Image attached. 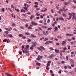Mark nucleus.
Instances as JSON below:
<instances>
[{"mask_svg":"<svg viewBox=\"0 0 76 76\" xmlns=\"http://www.w3.org/2000/svg\"><path fill=\"white\" fill-rule=\"evenodd\" d=\"M69 15H70V16L69 17V18H67L66 19H68V20H70L71 19H72V16H73V15H76V13H74V12H72V13H69L68 14Z\"/></svg>","mask_w":76,"mask_h":76,"instance_id":"f257e3e1","label":"nucleus"},{"mask_svg":"<svg viewBox=\"0 0 76 76\" xmlns=\"http://www.w3.org/2000/svg\"><path fill=\"white\" fill-rule=\"evenodd\" d=\"M31 24L32 25H31L30 26V27H32V25H35V26H36V25H38V24L37 23H35V22L34 21H32V22H31Z\"/></svg>","mask_w":76,"mask_h":76,"instance_id":"f03ea898","label":"nucleus"},{"mask_svg":"<svg viewBox=\"0 0 76 76\" xmlns=\"http://www.w3.org/2000/svg\"><path fill=\"white\" fill-rule=\"evenodd\" d=\"M31 44H33V45H31V47H35V46L37 45V43L35 42H33L31 43Z\"/></svg>","mask_w":76,"mask_h":76,"instance_id":"7ed1b4c3","label":"nucleus"},{"mask_svg":"<svg viewBox=\"0 0 76 76\" xmlns=\"http://www.w3.org/2000/svg\"><path fill=\"white\" fill-rule=\"evenodd\" d=\"M54 56L53 54H51L50 56H48V57L49 58H53V57H54Z\"/></svg>","mask_w":76,"mask_h":76,"instance_id":"20e7f679","label":"nucleus"},{"mask_svg":"<svg viewBox=\"0 0 76 76\" xmlns=\"http://www.w3.org/2000/svg\"><path fill=\"white\" fill-rule=\"evenodd\" d=\"M66 36H73V34H66Z\"/></svg>","mask_w":76,"mask_h":76,"instance_id":"39448f33","label":"nucleus"},{"mask_svg":"<svg viewBox=\"0 0 76 76\" xmlns=\"http://www.w3.org/2000/svg\"><path fill=\"white\" fill-rule=\"evenodd\" d=\"M58 20H60H60H63V21H64V19H63V17H60L59 18H58Z\"/></svg>","mask_w":76,"mask_h":76,"instance_id":"423d86ee","label":"nucleus"},{"mask_svg":"<svg viewBox=\"0 0 76 76\" xmlns=\"http://www.w3.org/2000/svg\"><path fill=\"white\" fill-rule=\"evenodd\" d=\"M31 37V38H36V36L35 35H34L31 34L30 36Z\"/></svg>","mask_w":76,"mask_h":76,"instance_id":"0eeeda50","label":"nucleus"},{"mask_svg":"<svg viewBox=\"0 0 76 76\" xmlns=\"http://www.w3.org/2000/svg\"><path fill=\"white\" fill-rule=\"evenodd\" d=\"M35 16H34V15H31L30 17V19H32L33 18H34Z\"/></svg>","mask_w":76,"mask_h":76,"instance_id":"6e6552de","label":"nucleus"},{"mask_svg":"<svg viewBox=\"0 0 76 76\" xmlns=\"http://www.w3.org/2000/svg\"><path fill=\"white\" fill-rule=\"evenodd\" d=\"M55 52L56 53H60V51L58 50H57V49H55Z\"/></svg>","mask_w":76,"mask_h":76,"instance_id":"1a4fd4ad","label":"nucleus"},{"mask_svg":"<svg viewBox=\"0 0 76 76\" xmlns=\"http://www.w3.org/2000/svg\"><path fill=\"white\" fill-rule=\"evenodd\" d=\"M40 47L41 48L42 50H45V48L43 47V46H40Z\"/></svg>","mask_w":76,"mask_h":76,"instance_id":"9d476101","label":"nucleus"},{"mask_svg":"<svg viewBox=\"0 0 76 76\" xmlns=\"http://www.w3.org/2000/svg\"><path fill=\"white\" fill-rule=\"evenodd\" d=\"M66 42V40L65 41H62V45H65V43Z\"/></svg>","mask_w":76,"mask_h":76,"instance_id":"9b49d317","label":"nucleus"},{"mask_svg":"<svg viewBox=\"0 0 76 76\" xmlns=\"http://www.w3.org/2000/svg\"><path fill=\"white\" fill-rule=\"evenodd\" d=\"M64 4L65 5H67V4H69V2H64Z\"/></svg>","mask_w":76,"mask_h":76,"instance_id":"f8f14e48","label":"nucleus"},{"mask_svg":"<svg viewBox=\"0 0 76 76\" xmlns=\"http://www.w3.org/2000/svg\"><path fill=\"white\" fill-rule=\"evenodd\" d=\"M25 35H30V33L28 32H25Z\"/></svg>","mask_w":76,"mask_h":76,"instance_id":"ddd939ff","label":"nucleus"},{"mask_svg":"<svg viewBox=\"0 0 76 76\" xmlns=\"http://www.w3.org/2000/svg\"><path fill=\"white\" fill-rule=\"evenodd\" d=\"M23 8L24 9L26 10V11H28V8H27V7H23Z\"/></svg>","mask_w":76,"mask_h":76,"instance_id":"4468645a","label":"nucleus"},{"mask_svg":"<svg viewBox=\"0 0 76 76\" xmlns=\"http://www.w3.org/2000/svg\"><path fill=\"white\" fill-rule=\"evenodd\" d=\"M70 61H71V63H73L75 62V61H74V60H73L72 59H71L70 60Z\"/></svg>","mask_w":76,"mask_h":76,"instance_id":"2eb2a0df","label":"nucleus"},{"mask_svg":"<svg viewBox=\"0 0 76 76\" xmlns=\"http://www.w3.org/2000/svg\"><path fill=\"white\" fill-rule=\"evenodd\" d=\"M36 64H37V66H41V64L39 63H38V62L36 63Z\"/></svg>","mask_w":76,"mask_h":76,"instance_id":"dca6fc26","label":"nucleus"},{"mask_svg":"<svg viewBox=\"0 0 76 76\" xmlns=\"http://www.w3.org/2000/svg\"><path fill=\"white\" fill-rule=\"evenodd\" d=\"M8 36L9 37H10V38H12L13 37V36H12V34L8 35Z\"/></svg>","mask_w":76,"mask_h":76,"instance_id":"f3484780","label":"nucleus"},{"mask_svg":"<svg viewBox=\"0 0 76 76\" xmlns=\"http://www.w3.org/2000/svg\"><path fill=\"white\" fill-rule=\"evenodd\" d=\"M7 39H4L3 40V42H7Z\"/></svg>","mask_w":76,"mask_h":76,"instance_id":"a211bd4d","label":"nucleus"},{"mask_svg":"<svg viewBox=\"0 0 76 76\" xmlns=\"http://www.w3.org/2000/svg\"><path fill=\"white\" fill-rule=\"evenodd\" d=\"M67 67L69 69H72V67L69 65H68Z\"/></svg>","mask_w":76,"mask_h":76,"instance_id":"6ab92c4d","label":"nucleus"},{"mask_svg":"<svg viewBox=\"0 0 76 76\" xmlns=\"http://www.w3.org/2000/svg\"><path fill=\"white\" fill-rule=\"evenodd\" d=\"M48 40V38H45L44 39V41H47V40Z\"/></svg>","mask_w":76,"mask_h":76,"instance_id":"aec40b11","label":"nucleus"},{"mask_svg":"<svg viewBox=\"0 0 76 76\" xmlns=\"http://www.w3.org/2000/svg\"><path fill=\"white\" fill-rule=\"evenodd\" d=\"M42 27L43 28H45V29H46L47 27L45 26H42Z\"/></svg>","mask_w":76,"mask_h":76,"instance_id":"412c9836","label":"nucleus"},{"mask_svg":"<svg viewBox=\"0 0 76 76\" xmlns=\"http://www.w3.org/2000/svg\"><path fill=\"white\" fill-rule=\"evenodd\" d=\"M18 36L20 37H23V35L22 34H18Z\"/></svg>","mask_w":76,"mask_h":76,"instance_id":"4be33fe9","label":"nucleus"},{"mask_svg":"<svg viewBox=\"0 0 76 76\" xmlns=\"http://www.w3.org/2000/svg\"><path fill=\"white\" fill-rule=\"evenodd\" d=\"M54 37H50V40H53L54 39Z\"/></svg>","mask_w":76,"mask_h":76,"instance_id":"5701e85b","label":"nucleus"},{"mask_svg":"<svg viewBox=\"0 0 76 76\" xmlns=\"http://www.w3.org/2000/svg\"><path fill=\"white\" fill-rule=\"evenodd\" d=\"M38 57L41 59L42 58V57H43V56H41L40 55H39L38 56Z\"/></svg>","mask_w":76,"mask_h":76,"instance_id":"b1692460","label":"nucleus"},{"mask_svg":"<svg viewBox=\"0 0 76 76\" xmlns=\"http://www.w3.org/2000/svg\"><path fill=\"white\" fill-rule=\"evenodd\" d=\"M2 12H4V8H3L2 9H1Z\"/></svg>","mask_w":76,"mask_h":76,"instance_id":"393cba45","label":"nucleus"},{"mask_svg":"<svg viewBox=\"0 0 76 76\" xmlns=\"http://www.w3.org/2000/svg\"><path fill=\"white\" fill-rule=\"evenodd\" d=\"M62 15L64 17H66V14L63 13Z\"/></svg>","mask_w":76,"mask_h":76,"instance_id":"a878e982","label":"nucleus"},{"mask_svg":"<svg viewBox=\"0 0 76 76\" xmlns=\"http://www.w3.org/2000/svg\"><path fill=\"white\" fill-rule=\"evenodd\" d=\"M49 41H47L45 43V44H46V45H48L49 44Z\"/></svg>","mask_w":76,"mask_h":76,"instance_id":"bb28decb","label":"nucleus"},{"mask_svg":"<svg viewBox=\"0 0 76 76\" xmlns=\"http://www.w3.org/2000/svg\"><path fill=\"white\" fill-rule=\"evenodd\" d=\"M23 21H24V22H28V20H25V19H23L22 20Z\"/></svg>","mask_w":76,"mask_h":76,"instance_id":"cd10ccee","label":"nucleus"},{"mask_svg":"<svg viewBox=\"0 0 76 76\" xmlns=\"http://www.w3.org/2000/svg\"><path fill=\"white\" fill-rule=\"evenodd\" d=\"M43 33L45 35H47V34L46 33H45V32L44 31H43Z\"/></svg>","mask_w":76,"mask_h":76,"instance_id":"c85d7f7f","label":"nucleus"},{"mask_svg":"<svg viewBox=\"0 0 76 76\" xmlns=\"http://www.w3.org/2000/svg\"><path fill=\"white\" fill-rule=\"evenodd\" d=\"M72 7L73 8V9H75L76 8V6H75V5H72Z\"/></svg>","mask_w":76,"mask_h":76,"instance_id":"c756f323","label":"nucleus"},{"mask_svg":"<svg viewBox=\"0 0 76 76\" xmlns=\"http://www.w3.org/2000/svg\"><path fill=\"white\" fill-rule=\"evenodd\" d=\"M8 9L9 10H10V12H13V10H11V9H10V8H8Z\"/></svg>","mask_w":76,"mask_h":76,"instance_id":"7c9ffc66","label":"nucleus"},{"mask_svg":"<svg viewBox=\"0 0 76 76\" xmlns=\"http://www.w3.org/2000/svg\"><path fill=\"white\" fill-rule=\"evenodd\" d=\"M71 67H75V64H71Z\"/></svg>","mask_w":76,"mask_h":76,"instance_id":"2f4dec72","label":"nucleus"},{"mask_svg":"<svg viewBox=\"0 0 76 76\" xmlns=\"http://www.w3.org/2000/svg\"><path fill=\"white\" fill-rule=\"evenodd\" d=\"M50 50H51L52 51H53V50H54V49H53V48L52 47H50Z\"/></svg>","mask_w":76,"mask_h":76,"instance_id":"473e14b6","label":"nucleus"},{"mask_svg":"<svg viewBox=\"0 0 76 76\" xmlns=\"http://www.w3.org/2000/svg\"><path fill=\"white\" fill-rule=\"evenodd\" d=\"M3 35V36H4V37H7V35H6L5 34H4Z\"/></svg>","mask_w":76,"mask_h":76,"instance_id":"72a5a7b5","label":"nucleus"},{"mask_svg":"<svg viewBox=\"0 0 76 76\" xmlns=\"http://www.w3.org/2000/svg\"><path fill=\"white\" fill-rule=\"evenodd\" d=\"M54 29L55 30H58V28L57 27H55Z\"/></svg>","mask_w":76,"mask_h":76,"instance_id":"f704fd0d","label":"nucleus"},{"mask_svg":"<svg viewBox=\"0 0 76 76\" xmlns=\"http://www.w3.org/2000/svg\"><path fill=\"white\" fill-rule=\"evenodd\" d=\"M36 15H37V16H40V14L37 13L36 14Z\"/></svg>","mask_w":76,"mask_h":76,"instance_id":"c9c22d12","label":"nucleus"},{"mask_svg":"<svg viewBox=\"0 0 76 76\" xmlns=\"http://www.w3.org/2000/svg\"><path fill=\"white\" fill-rule=\"evenodd\" d=\"M5 33L6 34H9V32L7 31H5Z\"/></svg>","mask_w":76,"mask_h":76,"instance_id":"e433bc0d","label":"nucleus"},{"mask_svg":"<svg viewBox=\"0 0 76 76\" xmlns=\"http://www.w3.org/2000/svg\"><path fill=\"white\" fill-rule=\"evenodd\" d=\"M27 42H31V39H28L27 41Z\"/></svg>","mask_w":76,"mask_h":76,"instance_id":"4c0bfd02","label":"nucleus"},{"mask_svg":"<svg viewBox=\"0 0 76 76\" xmlns=\"http://www.w3.org/2000/svg\"><path fill=\"white\" fill-rule=\"evenodd\" d=\"M51 29H52V28L51 27L48 28L47 29V30H51Z\"/></svg>","mask_w":76,"mask_h":76,"instance_id":"58836bf2","label":"nucleus"},{"mask_svg":"<svg viewBox=\"0 0 76 76\" xmlns=\"http://www.w3.org/2000/svg\"><path fill=\"white\" fill-rule=\"evenodd\" d=\"M49 43H50V44H51L52 43H53V41H49Z\"/></svg>","mask_w":76,"mask_h":76,"instance_id":"ea45409f","label":"nucleus"},{"mask_svg":"<svg viewBox=\"0 0 76 76\" xmlns=\"http://www.w3.org/2000/svg\"><path fill=\"white\" fill-rule=\"evenodd\" d=\"M46 68L47 69V70H49V67L48 66H46Z\"/></svg>","mask_w":76,"mask_h":76,"instance_id":"a19ab883","label":"nucleus"},{"mask_svg":"<svg viewBox=\"0 0 76 76\" xmlns=\"http://www.w3.org/2000/svg\"><path fill=\"white\" fill-rule=\"evenodd\" d=\"M46 65L47 66H50V64H48V63Z\"/></svg>","mask_w":76,"mask_h":76,"instance_id":"79ce46f5","label":"nucleus"},{"mask_svg":"<svg viewBox=\"0 0 76 76\" xmlns=\"http://www.w3.org/2000/svg\"><path fill=\"white\" fill-rule=\"evenodd\" d=\"M12 26H15V24L13 23H12Z\"/></svg>","mask_w":76,"mask_h":76,"instance_id":"37998d69","label":"nucleus"},{"mask_svg":"<svg viewBox=\"0 0 76 76\" xmlns=\"http://www.w3.org/2000/svg\"><path fill=\"white\" fill-rule=\"evenodd\" d=\"M29 45H26V48H28V49L29 48Z\"/></svg>","mask_w":76,"mask_h":76,"instance_id":"c03bdc74","label":"nucleus"},{"mask_svg":"<svg viewBox=\"0 0 76 76\" xmlns=\"http://www.w3.org/2000/svg\"><path fill=\"white\" fill-rule=\"evenodd\" d=\"M36 10H37V11L39 10H40V8H36Z\"/></svg>","mask_w":76,"mask_h":76,"instance_id":"a18cd8bd","label":"nucleus"},{"mask_svg":"<svg viewBox=\"0 0 76 76\" xmlns=\"http://www.w3.org/2000/svg\"><path fill=\"white\" fill-rule=\"evenodd\" d=\"M50 19H48V20L47 21V23H50Z\"/></svg>","mask_w":76,"mask_h":76,"instance_id":"49530a36","label":"nucleus"},{"mask_svg":"<svg viewBox=\"0 0 76 76\" xmlns=\"http://www.w3.org/2000/svg\"><path fill=\"white\" fill-rule=\"evenodd\" d=\"M61 63L62 64H64V63H65V62H64V61H62L61 62Z\"/></svg>","mask_w":76,"mask_h":76,"instance_id":"de8ad7c7","label":"nucleus"},{"mask_svg":"<svg viewBox=\"0 0 76 76\" xmlns=\"http://www.w3.org/2000/svg\"><path fill=\"white\" fill-rule=\"evenodd\" d=\"M28 28L29 29H32V28L30 26L28 27Z\"/></svg>","mask_w":76,"mask_h":76,"instance_id":"09e8293b","label":"nucleus"},{"mask_svg":"<svg viewBox=\"0 0 76 76\" xmlns=\"http://www.w3.org/2000/svg\"><path fill=\"white\" fill-rule=\"evenodd\" d=\"M57 38H62V37H61L60 36H58L57 37Z\"/></svg>","mask_w":76,"mask_h":76,"instance_id":"8fccbe9b","label":"nucleus"},{"mask_svg":"<svg viewBox=\"0 0 76 76\" xmlns=\"http://www.w3.org/2000/svg\"><path fill=\"white\" fill-rule=\"evenodd\" d=\"M67 49V48H63V50H66Z\"/></svg>","mask_w":76,"mask_h":76,"instance_id":"3c124183","label":"nucleus"},{"mask_svg":"<svg viewBox=\"0 0 76 76\" xmlns=\"http://www.w3.org/2000/svg\"><path fill=\"white\" fill-rule=\"evenodd\" d=\"M20 28H21L22 29H24V28H23V27L20 26Z\"/></svg>","mask_w":76,"mask_h":76,"instance_id":"603ef678","label":"nucleus"},{"mask_svg":"<svg viewBox=\"0 0 76 76\" xmlns=\"http://www.w3.org/2000/svg\"><path fill=\"white\" fill-rule=\"evenodd\" d=\"M25 53H28L29 52H28V50H25Z\"/></svg>","mask_w":76,"mask_h":76,"instance_id":"864d4df0","label":"nucleus"},{"mask_svg":"<svg viewBox=\"0 0 76 76\" xmlns=\"http://www.w3.org/2000/svg\"><path fill=\"white\" fill-rule=\"evenodd\" d=\"M6 30L8 31H10V29L8 28H6Z\"/></svg>","mask_w":76,"mask_h":76,"instance_id":"5fc2aeb1","label":"nucleus"},{"mask_svg":"<svg viewBox=\"0 0 76 76\" xmlns=\"http://www.w3.org/2000/svg\"><path fill=\"white\" fill-rule=\"evenodd\" d=\"M26 55L27 56H29V54L28 53H27L26 54Z\"/></svg>","mask_w":76,"mask_h":76,"instance_id":"6e6d98bb","label":"nucleus"},{"mask_svg":"<svg viewBox=\"0 0 76 76\" xmlns=\"http://www.w3.org/2000/svg\"><path fill=\"white\" fill-rule=\"evenodd\" d=\"M68 48L69 50H70V45H69L68 46Z\"/></svg>","mask_w":76,"mask_h":76,"instance_id":"4d7b16f0","label":"nucleus"},{"mask_svg":"<svg viewBox=\"0 0 76 76\" xmlns=\"http://www.w3.org/2000/svg\"><path fill=\"white\" fill-rule=\"evenodd\" d=\"M50 73H53V71H52V70H50Z\"/></svg>","mask_w":76,"mask_h":76,"instance_id":"13d9d810","label":"nucleus"},{"mask_svg":"<svg viewBox=\"0 0 76 76\" xmlns=\"http://www.w3.org/2000/svg\"><path fill=\"white\" fill-rule=\"evenodd\" d=\"M34 4H37V5H38V2H35L34 3Z\"/></svg>","mask_w":76,"mask_h":76,"instance_id":"bf43d9fd","label":"nucleus"},{"mask_svg":"<svg viewBox=\"0 0 76 76\" xmlns=\"http://www.w3.org/2000/svg\"><path fill=\"white\" fill-rule=\"evenodd\" d=\"M68 41H72V39H68Z\"/></svg>","mask_w":76,"mask_h":76,"instance_id":"052dcab7","label":"nucleus"},{"mask_svg":"<svg viewBox=\"0 0 76 76\" xmlns=\"http://www.w3.org/2000/svg\"><path fill=\"white\" fill-rule=\"evenodd\" d=\"M37 49H38V50H41V49L39 47H37Z\"/></svg>","mask_w":76,"mask_h":76,"instance_id":"680f3d73","label":"nucleus"},{"mask_svg":"<svg viewBox=\"0 0 76 76\" xmlns=\"http://www.w3.org/2000/svg\"><path fill=\"white\" fill-rule=\"evenodd\" d=\"M34 7H36V8L38 7V6L35 5L34 6Z\"/></svg>","mask_w":76,"mask_h":76,"instance_id":"e2e57ef3","label":"nucleus"},{"mask_svg":"<svg viewBox=\"0 0 76 76\" xmlns=\"http://www.w3.org/2000/svg\"><path fill=\"white\" fill-rule=\"evenodd\" d=\"M72 39L73 40H74L76 39L74 37H72Z\"/></svg>","mask_w":76,"mask_h":76,"instance_id":"0e129e2a","label":"nucleus"},{"mask_svg":"<svg viewBox=\"0 0 76 76\" xmlns=\"http://www.w3.org/2000/svg\"><path fill=\"white\" fill-rule=\"evenodd\" d=\"M60 11H61V12H63V9H62L61 8H60L59 9Z\"/></svg>","mask_w":76,"mask_h":76,"instance_id":"69168bd1","label":"nucleus"},{"mask_svg":"<svg viewBox=\"0 0 76 76\" xmlns=\"http://www.w3.org/2000/svg\"><path fill=\"white\" fill-rule=\"evenodd\" d=\"M11 8H13V9H15V7H13V5H12L11 6Z\"/></svg>","mask_w":76,"mask_h":76,"instance_id":"338daca9","label":"nucleus"},{"mask_svg":"<svg viewBox=\"0 0 76 76\" xmlns=\"http://www.w3.org/2000/svg\"><path fill=\"white\" fill-rule=\"evenodd\" d=\"M24 6L25 7H26V6H27V4H26V3H24Z\"/></svg>","mask_w":76,"mask_h":76,"instance_id":"774afa93","label":"nucleus"}]
</instances>
